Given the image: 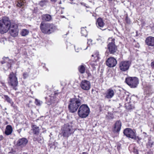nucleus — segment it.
Wrapping results in <instances>:
<instances>
[{
	"mask_svg": "<svg viewBox=\"0 0 154 154\" xmlns=\"http://www.w3.org/2000/svg\"><path fill=\"white\" fill-rule=\"evenodd\" d=\"M10 29V33L11 36L15 37L18 35L19 29L17 25L15 23H11L8 17H3L0 20V33H5Z\"/></svg>",
	"mask_w": 154,
	"mask_h": 154,
	"instance_id": "f257e3e1",
	"label": "nucleus"
},
{
	"mask_svg": "<svg viewBox=\"0 0 154 154\" xmlns=\"http://www.w3.org/2000/svg\"><path fill=\"white\" fill-rule=\"evenodd\" d=\"M82 97L79 95L71 99L68 106L69 112L74 113L76 112L79 107L82 103Z\"/></svg>",
	"mask_w": 154,
	"mask_h": 154,
	"instance_id": "f03ea898",
	"label": "nucleus"
},
{
	"mask_svg": "<svg viewBox=\"0 0 154 154\" xmlns=\"http://www.w3.org/2000/svg\"><path fill=\"white\" fill-rule=\"evenodd\" d=\"M40 28L43 33L48 34L54 32L56 30V27L54 24L46 23L44 22H41L40 25Z\"/></svg>",
	"mask_w": 154,
	"mask_h": 154,
	"instance_id": "7ed1b4c3",
	"label": "nucleus"
},
{
	"mask_svg": "<svg viewBox=\"0 0 154 154\" xmlns=\"http://www.w3.org/2000/svg\"><path fill=\"white\" fill-rule=\"evenodd\" d=\"M74 131L71 123L65 124L61 128V133L64 137H68Z\"/></svg>",
	"mask_w": 154,
	"mask_h": 154,
	"instance_id": "20e7f679",
	"label": "nucleus"
},
{
	"mask_svg": "<svg viewBox=\"0 0 154 154\" xmlns=\"http://www.w3.org/2000/svg\"><path fill=\"white\" fill-rule=\"evenodd\" d=\"M90 112V109L86 104H81L78 109V114L79 116L82 118L87 117Z\"/></svg>",
	"mask_w": 154,
	"mask_h": 154,
	"instance_id": "39448f33",
	"label": "nucleus"
},
{
	"mask_svg": "<svg viewBox=\"0 0 154 154\" xmlns=\"http://www.w3.org/2000/svg\"><path fill=\"white\" fill-rule=\"evenodd\" d=\"M8 83V85L12 87L14 89H17L16 87L18 85L17 79L15 74L13 72L11 73L9 75Z\"/></svg>",
	"mask_w": 154,
	"mask_h": 154,
	"instance_id": "423d86ee",
	"label": "nucleus"
},
{
	"mask_svg": "<svg viewBox=\"0 0 154 154\" xmlns=\"http://www.w3.org/2000/svg\"><path fill=\"white\" fill-rule=\"evenodd\" d=\"M125 82L127 84L132 88L136 87L138 84V79L136 77H129L126 78Z\"/></svg>",
	"mask_w": 154,
	"mask_h": 154,
	"instance_id": "0eeeda50",
	"label": "nucleus"
},
{
	"mask_svg": "<svg viewBox=\"0 0 154 154\" xmlns=\"http://www.w3.org/2000/svg\"><path fill=\"white\" fill-rule=\"evenodd\" d=\"M123 133L127 137L134 140H140V138L136 135L135 132L130 128H126L125 129Z\"/></svg>",
	"mask_w": 154,
	"mask_h": 154,
	"instance_id": "6e6552de",
	"label": "nucleus"
},
{
	"mask_svg": "<svg viewBox=\"0 0 154 154\" xmlns=\"http://www.w3.org/2000/svg\"><path fill=\"white\" fill-rule=\"evenodd\" d=\"M115 39L111 38L108 39L109 43L108 45V49L109 52L111 54L116 52L117 49V47L115 44Z\"/></svg>",
	"mask_w": 154,
	"mask_h": 154,
	"instance_id": "1a4fd4ad",
	"label": "nucleus"
},
{
	"mask_svg": "<svg viewBox=\"0 0 154 154\" xmlns=\"http://www.w3.org/2000/svg\"><path fill=\"white\" fill-rule=\"evenodd\" d=\"M131 64L129 61H121L119 63V68L122 71H126L129 69Z\"/></svg>",
	"mask_w": 154,
	"mask_h": 154,
	"instance_id": "9d476101",
	"label": "nucleus"
},
{
	"mask_svg": "<svg viewBox=\"0 0 154 154\" xmlns=\"http://www.w3.org/2000/svg\"><path fill=\"white\" fill-rule=\"evenodd\" d=\"M117 63L116 60L113 57L109 58L106 60V65L109 67L112 68L115 66Z\"/></svg>",
	"mask_w": 154,
	"mask_h": 154,
	"instance_id": "9b49d317",
	"label": "nucleus"
},
{
	"mask_svg": "<svg viewBox=\"0 0 154 154\" xmlns=\"http://www.w3.org/2000/svg\"><path fill=\"white\" fill-rule=\"evenodd\" d=\"M81 88L84 90L88 91L89 90L91 87L90 82L87 80H84L82 81L80 84Z\"/></svg>",
	"mask_w": 154,
	"mask_h": 154,
	"instance_id": "f8f14e48",
	"label": "nucleus"
},
{
	"mask_svg": "<svg viewBox=\"0 0 154 154\" xmlns=\"http://www.w3.org/2000/svg\"><path fill=\"white\" fill-rule=\"evenodd\" d=\"M114 94V91L112 88H109L107 90L104 95L105 98L109 99L113 97Z\"/></svg>",
	"mask_w": 154,
	"mask_h": 154,
	"instance_id": "ddd939ff",
	"label": "nucleus"
},
{
	"mask_svg": "<svg viewBox=\"0 0 154 154\" xmlns=\"http://www.w3.org/2000/svg\"><path fill=\"white\" fill-rule=\"evenodd\" d=\"M28 141L25 138H21L18 140L17 145L18 146L23 147L26 145Z\"/></svg>",
	"mask_w": 154,
	"mask_h": 154,
	"instance_id": "4468645a",
	"label": "nucleus"
},
{
	"mask_svg": "<svg viewBox=\"0 0 154 154\" xmlns=\"http://www.w3.org/2000/svg\"><path fill=\"white\" fill-rule=\"evenodd\" d=\"M122 123L120 121H117L115 123L113 131L114 132H119L121 129Z\"/></svg>",
	"mask_w": 154,
	"mask_h": 154,
	"instance_id": "2eb2a0df",
	"label": "nucleus"
},
{
	"mask_svg": "<svg viewBox=\"0 0 154 154\" xmlns=\"http://www.w3.org/2000/svg\"><path fill=\"white\" fill-rule=\"evenodd\" d=\"M147 45L148 46H154V37L149 36L147 37L145 41Z\"/></svg>",
	"mask_w": 154,
	"mask_h": 154,
	"instance_id": "dca6fc26",
	"label": "nucleus"
},
{
	"mask_svg": "<svg viewBox=\"0 0 154 154\" xmlns=\"http://www.w3.org/2000/svg\"><path fill=\"white\" fill-rule=\"evenodd\" d=\"M96 24L97 27L100 29L101 28H103L105 25V23L103 20L100 17L97 19Z\"/></svg>",
	"mask_w": 154,
	"mask_h": 154,
	"instance_id": "f3484780",
	"label": "nucleus"
},
{
	"mask_svg": "<svg viewBox=\"0 0 154 154\" xmlns=\"http://www.w3.org/2000/svg\"><path fill=\"white\" fill-rule=\"evenodd\" d=\"M12 131L13 128L12 126L9 125H7L5 131V134L7 135H9L12 134Z\"/></svg>",
	"mask_w": 154,
	"mask_h": 154,
	"instance_id": "a211bd4d",
	"label": "nucleus"
},
{
	"mask_svg": "<svg viewBox=\"0 0 154 154\" xmlns=\"http://www.w3.org/2000/svg\"><path fill=\"white\" fill-rule=\"evenodd\" d=\"M42 20L43 21H49L52 19L51 16L49 14H46L42 15Z\"/></svg>",
	"mask_w": 154,
	"mask_h": 154,
	"instance_id": "6ab92c4d",
	"label": "nucleus"
},
{
	"mask_svg": "<svg viewBox=\"0 0 154 154\" xmlns=\"http://www.w3.org/2000/svg\"><path fill=\"white\" fill-rule=\"evenodd\" d=\"M31 131H33V134H34L38 135L39 134V128L36 125H34L32 126Z\"/></svg>",
	"mask_w": 154,
	"mask_h": 154,
	"instance_id": "aec40b11",
	"label": "nucleus"
},
{
	"mask_svg": "<svg viewBox=\"0 0 154 154\" xmlns=\"http://www.w3.org/2000/svg\"><path fill=\"white\" fill-rule=\"evenodd\" d=\"M2 98H4L5 101H6L8 102L11 104V106H13L14 103L12 101V100L7 95H4Z\"/></svg>",
	"mask_w": 154,
	"mask_h": 154,
	"instance_id": "412c9836",
	"label": "nucleus"
},
{
	"mask_svg": "<svg viewBox=\"0 0 154 154\" xmlns=\"http://www.w3.org/2000/svg\"><path fill=\"white\" fill-rule=\"evenodd\" d=\"M153 141L150 138H149L148 143L146 144L147 148H151L153 145Z\"/></svg>",
	"mask_w": 154,
	"mask_h": 154,
	"instance_id": "4be33fe9",
	"label": "nucleus"
},
{
	"mask_svg": "<svg viewBox=\"0 0 154 154\" xmlns=\"http://www.w3.org/2000/svg\"><path fill=\"white\" fill-rule=\"evenodd\" d=\"M85 28H86V27H83L81 28V33L82 35L86 37L88 33L86 30L85 29Z\"/></svg>",
	"mask_w": 154,
	"mask_h": 154,
	"instance_id": "5701e85b",
	"label": "nucleus"
},
{
	"mask_svg": "<svg viewBox=\"0 0 154 154\" xmlns=\"http://www.w3.org/2000/svg\"><path fill=\"white\" fill-rule=\"evenodd\" d=\"M79 71L81 73H83L85 72V67L83 65H81L79 66L78 67Z\"/></svg>",
	"mask_w": 154,
	"mask_h": 154,
	"instance_id": "b1692460",
	"label": "nucleus"
},
{
	"mask_svg": "<svg viewBox=\"0 0 154 154\" xmlns=\"http://www.w3.org/2000/svg\"><path fill=\"white\" fill-rule=\"evenodd\" d=\"M25 2V1L23 0H18L17 2V6L18 7H22Z\"/></svg>",
	"mask_w": 154,
	"mask_h": 154,
	"instance_id": "393cba45",
	"label": "nucleus"
},
{
	"mask_svg": "<svg viewBox=\"0 0 154 154\" xmlns=\"http://www.w3.org/2000/svg\"><path fill=\"white\" fill-rule=\"evenodd\" d=\"M29 31L27 29H23L21 32V34L22 36H25L28 35L29 33Z\"/></svg>",
	"mask_w": 154,
	"mask_h": 154,
	"instance_id": "a878e982",
	"label": "nucleus"
},
{
	"mask_svg": "<svg viewBox=\"0 0 154 154\" xmlns=\"http://www.w3.org/2000/svg\"><path fill=\"white\" fill-rule=\"evenodd\" d=\"M145 93L146 94L149 96L153 93V91L151 88H147L145 90Z\"/></svg>",
	"mask_w": 154,
	"mask_h": 154,
	"instance_id": "bb28decb",
	"label": "nucleus"
},
{
	"mask_svg": "<svg viewBox=\"0 0 154 154\" xmlns=\"http://www.w3.org/2000/svg\"><path fill=\"white\" fill-rule=\"evenodd\" d=\"M92 57H94L95 58V61L98 60L100 58L99 52H96L94 54L92 55Z\"/></svg>",
	"mask_w": 154,
	"mask_h": 154,
	"instance_id": "cd10ccee",
	"label": "nucleus"
},
{
	"mask_svg": "<svg viewBox=\"0 0 154 154\" xmlns=\"http://www.w3.org/2000/svg\"><path fill=\"white\" fill-rule=\"evenodd\" d=\"M47 3V0H45L40 1V2H39V4L41 6L43 7L46 5Z\"/></svg>",
	"mask_w": 154,
	"mask_h": 154,
	"instance_id": "c85d7f7f",
	"label": "nucleus"
},
{
	"mask_svg": "<svg viewBox=\"0 0 154 154\" xmlns=\"http://www.w3.org/2000/svg\"><path fill=\"white\" fill-rule=\"evenodd\" d=\"M125 107H126L127 109H132L134 108V107L132 105L129 103L126 104Z\"/></svg>",
	"mask_w": 154,
	"mask_h": 154,
	"instance_id": "c756f323",
	"label": "nucleus"
},
{
	"mask_svg": "<svg viewBox=\"0 0 154 154\" xmlns=\"http://www.w3.org/2000/svg\"><path fill=\"white\" fill-rule=\"evenodd\" d=\"M35 103L36 105L40 106L42 104V102L37 99H35Z\"/></svg>",
	"mask_w": 154,
	"mask_h": 154,
	"instance_id": "7c9ffc66",
	"label": "nucleus"
},
{
	"mask_svg": "<svg viewBox=\"0 0 154 154\" xmlns=\"http://www.w3.org/2000/svg\"><path fill=\"white\" fill-rule=\"evenodd\" d=\"M74 47H75V51L77 52H79L82 49L81 48H75V46H74Z\"/></svg>",
	"mask_w": 154,
	"mask_h": 154,
	"instance_id": "2f4dec72",
	"label": "nucleus"
},
{
	"mask_svg": "<svg viewBox=\"0 0 154 154\" xmlns=\"http://www.w3.org/2000/svg\"><path fill=\"white\" fill-rule=\"evenodd\" d=\"M92 41V40L91 39H88V42H87V43L89 45H90L91 44L92 45V44L91 43Z\"/></svg>",
	"mask_w": 154,
	"mask_h": 154,
	"instance_id": "473e14b6",
	"label": "nucleus"
},
{
	"mask_svg": "<svg viewBox=\"0 0 154 154\" xmlns=\"http://www.w3.org/2000/svg\"><path fill=\"white\" fill-rule=\"evenodd\" d=\"M28 74L27 72H25L23 73V76L24 78H26L28 76Z\"/></svg>",
	"mask_w": 154,
	"mask_h": 154,
	"instance_id": "72a5a7b5",
	"label": "nucleus"
},
{
	"mask_svg": "<svg viewBox=\"0 0 154 154\" xmlns=\"http://www.w3.org/2000/svg\"><path fill=\"white\" fill-rule=\"evenodd\" d=\"M151 66L152 69H154V61H153L151 63Z\"/></svg>",
	"mask_w": 154,
	"mask_h": 154,
	"instance_id": "f704fd0d",
	"label": "nucleus"
},
{
	"mask_svg": "<svg viewBox=\"0 0 154 154\" xmlns=\"http://www.w3.org/2000/svg\"><path fill=\"white\" fill-rule=\"evenodd\" d=\"M4 137L2 135H0V141H2L3 140Z\"/></svg>",
	"mask_w": 154,
	"mask_h": 154,
	"instance_id": "c9c22d12",
	"label": "nucleus"
},
{
	"mask_svg": "<svg viewBox=\"0 0 154 154\" xmlns=\"http://www.w3.org/2000/svg\"><path fill=\"white\" fill-rule=\"evenodd\" d=\"M129 95H128L127 96V97H126V98H125L126 101H128V100L129 99Z\"/></svg>",
	"mask_w": 154,
	"mask_h": 154,
	"instance_id": "e433bc0d",
	"label": "nucleus"
},
{
	"mask_svg": "<svg viewBox=\"0 0 154 154\" xmlns=\"http://www.w3.org/2000/svg\"><path fill=\"white\" fill-rule=\"evenodd\" d=\"M134 150L133 151V152H134L135 153H136L137 154H138V151H137V149H134Z\"/></svg>",
	"mask_w": 154,
	"mask_h": 154,
	"instance_id": "4c0bfd02",
	"label": "nucleus"
},
{
	"mask_svg": "<svg viewBox=\"0 0 154 154\" xmlns=\"http://www.w3.org/2000/svg\"><path fill=\"white\" fill-rule=\"evenodd\" d=\"M86 73H87L88 74V76H91V74L89 73V72H86Z\"/></svg>",
	"mask_w": 154,
	"mask_h": 154,
	"instance_id": "58836bf2",
	"label": "nucleus"
},
{
	"mask_svg": "<svg viewBox=\"0 0 154 154\" xmlns=\"http://www.w3.org/2000/svg\"><path fill=\"white\" fill-rule=\"evenodd\" d=\"M81 4L82 5H83L86 7H87V6H86V4L84 3H81Z\"/></svg>",
	"mask_w": 154,
	"mask_h": 154,
	"instance_id": "ea45409f",
	"label": "nucleus"
},
{
	"mask_svg": "<svg viewBox=\"0 0 154 154\" xmlns=\"http://www.w3.org/2000/svg\"><path fill=\"white\" fill-rule=\"evenodd\" d=\"M5 63V62H4V61H2V64H4V63Z\"/></svg>",
	"mask_w": 154,
	"mask_h": 154,
	"instance_id": "a19ab883",
	"label": "nucleus"
},
{
	"mask_svg": "<svg viewBox=\"0 0 154 154\" xmlns=\"http://www.w3.org/2000/svg\"><path fill=\"white\" fill-rule=\"evenodd\" d=\"M86 152H84L82 153V154H86Z\"/></svg>",
	"mask_w": 154,
	"mask_h": 154,
	"instance_id": "79ce46f5",
	"label": "nucleus"
},
{
	"mask_svg": "<svg viewBox=\"0 0 154 154\" xmlns=\"http://www.w3.org/2000/svg\"><path fill=\"white\" fill-rule=\"evenodd\" d=\"M88 48V46H87L86 48H85V49H84V50H85L87 49Z\"/></svg>",
	"mask_w": 154,
	"mask_h": 154,
	"instance_id": "37998d69",
	"label": "nucleus"
},
{
	"mask_svg": "<svg viewBox=\"0 0 154 154\" xmlns=\"http://www.w3.org/2000/svg\"><path fill=\"white\" fill-rule=\"evenodd\" d=\"M108 1H110V2H111L112 1V0H108Z\"/></svg>",
	"mask_w": 154,
	"mask_h": 154,
	"instance_id": "c03bdc74",
	"label": "nucleus"
},
{
	"mask_svg": "<svg viewBox=\"0 0 154 154\" xmlns=\"http://www.w3.org/2000/svg\"><path fill=\"white\" fill-rule=\"evenodd\" d=\"M6 124H8V122H6Z\"/></svg>",
	"mask_w": 154,
	"mask_h": 154,
	"instance_id": "a18cd8bd",
	"label": "nucleus"
},
{
	"mask_svg": "<svg viewBox=\"0 0 154 154\" xmlns=\"http://www.w3.org/2000/svg\"><path fill=\"white\" fill-rule=\"evenodd\" d=\"M73 0H70V1H73Z\"/></svg>",
	"mask_w": 154,
	"mask_h": 154,
	"instance_id": "49530a36",
	"label": "nucleus"
},
{
	"mask_svg": "<svg viewBox=\"0 0 154 154\" xmlns=\"http://www.w3.org/2000/svg\"><path fill=\"white\" fill-rule=\"evenodd\" d=\"M51 1H55L54 0H51Z\"/></svg>",
	"mask_w": 154,
	"mask_h": 154,
	"instance_id": "de8ad7c7",
	"label": "nucleus"
},
{
	"mask_svg": "<svg viewBox=\"0 0 154 154\" xmlns=\"http://www.w3.org/2000/svg\"><path fill=\"white\" fill-rule=\"evenodd\" d=\"M99 38H98V39H97V40H99Z\"/></svg>",
	"mask_w": 154,
	"mask_h": 154,
	"instance_id": "09e8293b",
	"label": "nucleus"
}]
</instances>
